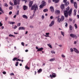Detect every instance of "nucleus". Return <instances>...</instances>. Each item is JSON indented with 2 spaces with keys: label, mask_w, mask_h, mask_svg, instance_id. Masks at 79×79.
Wrapping results in <instances>:
<instances>
[{
  "label": "nucleus",
  "mask_w": 79,
  "mask_h": 79,
  "mask_svg": "<svg viewBox=\"0 0 79 79\" xmlns=\"http://www.w3.org/2000/svg\"><path fill=\"white\" fill-rule=\"evenodd\" d=\"M33 1H30L28 4V6L30 8L31 7V10H34V13H35V12L38 10V6L36 4L33 5Z\"/></svg>",
  "instance_id": "f257e3e1"
},
{
  "label": "nucleus",
  "mask_w": 79,
  "mask_h": 79,
  "mask_svg": "<svg viewBox=\"0 0 79 79\" xmlns=\"http://www.w3.org/2000/svg\"><path fill=\"white\" fill-rule=\"evenodd\" d=\"M64 14L65 18H68V12L67 11H64Z\"/></svg>",
  "instance_id": "f03ea898"
},
{
  "label": "nucleus",
  "mask_w": 79,
  "mask_h": 79,
  "mask_svg": "<svg viewBox=\"0 0 79 79\" xmlns=\"http://www.w3.org/2000/svg\"><path fill=\"white\" fill-rule=\"evenodd\" d=\"M70 37H71L72 38H75V39H77V37L76 35L73 34H70Z\"/></svg>",
  "instance_id": "7ed1b4c3"
},
{
  "label": "nucleus",
  "mask_w": 79,
  "mask_h": 79,
  "mask_svg": "<svg viewBox=\"0 0 79 79\" xmlns=\"http://www.w3.org/2000/svg\"><path fill=\"white\" fill-rule=\"evenodd\" d=\"M50 10L51 11L52 13H53V12H54V11H55L54 10V8L52 6L50 7Z\"/></svg>",
  "instance_id": "20e7f679"
},
{
  "label": "nucleus",
  "mask_w": 79,
  "mask_h": 79,
  "mask_svg": "<svg viewBox=\"0 0 79 79\" xmlns=\"http://www.w3.org/2000/svg\"><path fill=\"white\" fill-rule=\"evenodd\" d=\"M41 4L44 6H45L47 5V3L43 1L41 2Z\"/></svg>",
  "instance_id": "39448f33"
},
{
  "label": "nucleus",
  "mask_w": 79,
  "mask_h": 79,
  "mask_svg": "<svg viewBox=\"0 0 79 79\" xmlns=\"http://www.w3.org/2000/svg\"><path fill=\"white\" fill-rule=\"evenodd\" d=\"M74 6L75 9H77V4L76 2H74Z\"/></svg>",
  "instance_id": "423d86ee"
},
{
  "label": "nucleus",
  "mask_w": 79,
  "mask_h": 79,
  "mask_svg": "<svg viewBox=\"0 0 79 79\" xmlns=\"http://www.w3.org/2000/svg\"><path fill=\"white\" fill-rule=\"evenodd\" d=\"M14 5H16L17 4L18 5V2H19V0H14Z\"/></svg>",
  "instance_id": "0eeeda50"
},
{
  "label": "nucleus",
  "mask_w": 79,
  "mask_h": 79,
  "mask_svg": "<svg viewBox=\"0 0 79 79\" xmlns=\"http://www.w3.org/2000/svg\"><path fill=\"white\" fill-rule=\"evenodd\" d=\"M54 23H55V22L54 21H52L51 24L49 25V26L50 27H52V26H53V25H54Z\"/></svg>",
  "instance_id": "6e6552de"
},
{
  "label": "nucleus",
  "mask_w": 79,
  "mask_h": 79,
  "mask_svg": "<svg viewBox=\"0 0 79 79\" xmlns=\"http://www.w3.org/2000/svg\"><path fill=\"white\" fill-rule=\"evenodd\" d=\"M73 10V9H70L69 11L68 12V14H69V16H71V14L72 13V11Z\"/></svg>",
  "instance_id": "1a4fd4ad"
},
{
  "label": "nucleus",
  "mask_w": 79,
  "mask_h": 79,
  "mask_svg": "<svg viewBox=\"0 0 79 79\" xmlns=\"http://www.w3.org/2000/svg\"><path fill=\"white\" fill-rule=\"evenodd\" d=\"M25 27H20L19 28V30H25Z\"/></svg>",
  "instance_id": "9d476101"
},
{
  "label": "nucleus",
  "mask_w": 79,
  "mask_h": 79,
  "mask_svg": "<svg viewBox=\"0 0 79 79\" xmlns=\"http://www.w3.org/2000/svg\"><path fill=\"white\" fill-rule=\"evenodd\" d=\"M73 49H74V51L76 53H79V51L77 49L75 48H74Z\"/></svg>",
  "instance_id": "9b49d317"
},
{
  "label": "nucleus",
  "mask_w": 79,
  "mask_h": 79,
  "mask_svg": "<svg viewBox=\"0 0 79 79\" xmlns=\"http://www.w3.org/2000/svg\"><path fill=\"white\" fill-rule=\"evenodd\" d=\"M44 50V48H39V49L37 50V52H42Z\"/></svg>",
  "instance_id": "f8f14e48"
},
{
  "label": "nucleus",
  "mask_w": 79,
  "mask_h": 79,
  "mask_svg": "<svg viewBox=\"0 0 79 79\" xmlns=\"http://www.w3.org/2000/svg\"><path fill=\"white\" fill-rule=\"evenodd\" d=\"M61 22H62V21H63L64 20V16H62L61 18Z\"/></svg>",
  "instance_id": "ddd939ff"
},
{
  "label": "nucleus",
  "mask_w": 79,
  "mask_h": 79,
  "mask_svg": "<svg viewBox=\"0 0 79 79\" xmlns=\"http://www.w3.org/2000/svg\"><path fill=\"white\" fill-rule=\"evenodd\" d=\"M60 11L58 10H56L55 11V13L56 14H60Z\"/></svg>",
  "instance_id": "4468645a"
},
{
  "label": "nucleus",
  "mask_w": 79,
  "mask_h": 79,
  "mask_svg": "<svg viewBox=\"0 0 79 79\" xmlns=\"http://www.w3.org/2000/svg\"><path fill=\"white\" fill-rule=\"evenodd\" d=\"M52 2H55L56 3H58L59 2V1L60 0H52Z\"/></svg>",
  "instance_id": "2eb2a0df"
},
{
  "label": "nucleus",
  "mask_w": 79,
  "mask_h": 79,
  "mask_svg": "<svg viewBox=\"0 0 79 79\" xmlns=\"http://www.w3.org/2000/svg\"><path fill=\"white\" fill-rule=\"evenodd\" d=\"M60 8L62 10H63L64 8V4H62L60 5Z\"/></svg>",
  "instance_id": "dca6fc26"
},
{
  "label": "nucleus",
  "mask_w": 79,
  "mask_h": 79,
  "mask_svg": "<svg viewBox=\"0 0 79 79\" xmlns=\"http://www.w3.org/2000/svg\"><path fill=\"white\" fill-rule=\"evenodd\" d=\"M27 6H26L24 5L23 6V9L24 10H27Z\"/></svg>",
  "instance_id": "f3484780"
},
{
  "label": "nucleus",
  "mask_w": 79,
  "mask_h": 79,
  "mask_svg": "<svg viewBox=\"0 0 79 79\" xmlns=\"http://www.w3.org/2000/svg\"><path fill=\"white\" fill-rule=\"evenodd\" d=\"M52 76L53 77H56V74L54 73H52Z\"/></svg>",
  "instance_id": "a211bd4d"
},
{
  "label": "nucleus",
  "mask_w": 79,
  "mask_h": 79,
  "mask_svg": "<svg viewBox=\"0 0 79 79\" xmlns=\"http://www.w3.org/2000/svg\"><path fill=\"white\" fill-rule=\"evenodd\" d=\"M64 3H65L64 5L66 6H68V5H69V2H66Z\"/></svg>",
  "instance_id": "6ab92c4d"
},
{
  "label": "nucleus",
  "mask_w": 79,
  "mask_h": 79,
  "mask_svg": "<svg viewBox=\"0 0 79 79\" xmlns=\"http://www.w3.org/2000/svg\"><path fill=\"white\" fill-rule=\"evenodd\" d=\"M23 18H25V19H27V16L25 15H23Z\"/></svg>",
  "instance_id": "aec40b11"
},
{
  "label": "nucleus",
  "mask_w": 79,
  "mask_h": 79,
  "mask_svg": "<svg viewBox=\"0 0 79 79\" xmlns=\"http://www.w3.org/2000/svg\"><path fill=\"white\" fill-rule=\"evenodd\" d=\"M49 34H50V33H46V35H45V37H49Z\"/></svg>",
  "instance_id": "412c9836"
},
{
  "label": "nucleus",
  "mask_w": 79,
  "mask_h": 79,
  "mask_svg": "<svg viewBox=\"0 0 79 79\" xmlns=\"http://www.w3.org/2000/svg\"><path fill=\"white\" fill-rule=\"evenodd\" d=\"M42 71V69H39V70L38 71V73H41Z\"/></svg>",
  "instance_id": "4be33fe9"
},
{
  "label": "nucleus",
  "mask_w": 79,
  "mask_h": 79,
  "mask_svg": "<svg viewBox=\"0 0 79 79\" xmlns=\"http://www.w3.org/2000/svg\"><path fill=\"white\" fill-rule=\"evenodd\" d=\"M12 6H14V4L12 2H10L9 3Z\"/></svg>",
  "instance_id": "5701e85b"
},
{
  "label": "nucleus",
  "mask_w": 79,
  "mask_h": 79,
  "mask_svg": "<svg viewBox=\"0 0 79 79\" xmlns=\"http://www.w3.org/2000/svg\"><path fill=\"white\" fill-rule=\"evenodd\" d=\"M13 26H14L12 25V28H13V29H16L17 28V27H18L17 26H16V25L15 26V27H14Z\"/></svg>",
  "instance_id": "b1692460"
},
{
  "label": "nucleus",
  "mask_w": 79,
  "mask_h": 79,
  "mask_svg": "<svg viewBox=\"0 0 79 79\" xmlns=\"http://www.w3.org/2000/svg\"><path fill=\"white\" fill-rule=\"evenodd\" d=\"M0 11H1L2 13H3L4 14V12H3V10H2L1 7H0Z\"/></svg>",
  "instance_id": "393cba45"
},
{
  "label": "nucleus",
  "mask_w": 79,
  "mask_h": 79,
  "mask_svg": "<svg viewBox=\"0 0 79 79\" xmlns=\"http://www.w3.org/2000/svg\"><path fill=\"white\" fill-rule=\"evenodd\" d=\"M69 29L70 31H72L73 30V27L71 25H70L69 26Z\"/></svg>",
  "instance_id": "a878e982"
},
{
  "label": "nucleus",
  "mask_w": 79,
  "mask_h": 79,
  "mask_svg": "<svg viewBox=\"0 0 79 79\" xmlns=\"http://www.w3.org/2000/svg\"><path fill=\"white\" fill-rule=\"evenodd\" d=\"M44 6L42 5V4L40 5V8H44Z\"/></svg>",
  "instance_id": "bb28decb"
},
{
  "label": "nucleus",
  "mask_w": 79,
  "mask_h": 79,
  "mask_svg": "<svg viewBox=\"0 0 79 79\" xmlns=\"http://www.w3.org/2000/svg\"><path fill=\"white\" fill-rule=\"evenodd\" d=\"M9 23L10 24H15V22H10Z\"/></svg>",
  "instance_id": "cd10ccee"
},
{
  "label": "nucleus",
  "mask_w": 79,
  "mask_h": 79,
  "mask_svg": "<svg viewBox=\"0 0 79 79\" xmlns=\"http://www.w3.org/2000/svg\"><path fill=\"white\" fill-rule=\"evenodd\" d=\"M48 10L47 9H45L43 10L44 12H47V11H48Z\"/></svg>",
  "instance_id": "c85d7f7f"
},
{
  "label": "nucleus",
  "mask_w": 79,
  "mask_h": 79,
  "mask_svg": "<svg viewBox=\"0 0 79 79\" xmlns=\"http://www.w3.org/2000/svg\"><path fill=\"white\" fill-rule=\"evenodd\" d=\"M70 7L69 6L67 7L66 9V10L65 11H69V10Z\"/></svg>",
  "instance_id": "c756f323"
},
{
  "label": "nucleus",
  "mask_w": 79,
  "mask_h": 79,
  "mask_svg": "<svg viewBox=\"0 0 79 79\" xmlns=\"http://www.w3.org/2000/svg\"><path fill=\"white\" fill-rule=\"evenodd\" d=\"M55 58H53L50 59V61H55Z\"/></svg>",
  "instance_id": "7c9ffc66"
},
{
  "label": "nucleus",
  "mask_w": 79,
  "mask_h": 79,
  "mask_svg": "<svg viewBox=\"0 0 79 79\" xmlns=\"http://www.w3.org/2000/svg\"><path fill=\"white\" fill-rule=\"evenodd\" d=\"M61 34L64 37V32H63V31H61Z\"/></svg>",
  "instance_id": "2f4dec72"
},
{
  "label": "nucleus",
  "mask_w": 79,
  "mask_h": 79,
  "mask_svg": "<svg viewBox=\"0 0 79 79\" xmlns=\"http://www.w3.org/2000/svg\"><path fill=\"white\" fill-rule=\"evenodd\" d=\"M48 46L50 47L51 48H52V45L51 44H48Z\"/></svg>",
  "instance_id": "473e14b6"
},
{
  "label": "nucleus",
  "mask_w": 79,
  "mask_h": 79,
  "mask_svg": "<svg viewBox=\"0 0 79 79\" xmlns=\"http://www.w3.org/2000/svg\"><path fill=\"white\" fill-rule=\"evenodd\" d=\"M57 21H58L60 23L61 21V19L60 18H58L57 20Z\"/></svg>",
  "instance_id": "72a5a7b5"
},
{
  "label": "nucleus",
  "mask_w": 79,
  "mask_h": 79,
  "mask_svg": "<svg viewBox=\"0 0 79 79\" xmlns=\"http://www.w3.org/2000/svg\"><path fill=\"white\" fill-rule=\"evenodd\" d=\"M17 59H18V58L15 57L13 59L12 61H15V60H17Z\"/></svg>",
  "instance_id": "f704fd0d"
},
{
  "label": "nucleus",
  "mask_w": 79,
  "mask_h": 79,
  "mask_svg": "<svg viewBox=\"0 0 79 79\" xmlns=\"http://www.w3.org/2000/svg\"><path fill=\"white\" fill-rule=\"evenodd\" d=\"M9 37H15V36L14 35L11 34H10L9 35Z\"/></svg>",
  "instance_id": "c9c22d12"
},
{
  "label": "nucleus",
  "mask_w": 79,
  "mask_h": 79,
  "mask_svg": "<svg viewBox=\"0 0 79 79\" xmlns=\"http://www.w3.org/2000/svg\"><path fill=\"white\" fill-rule=\"evenodd\" d=\"M25 68L26 69H28V70H29L30 69V68L29 67H28L27 66H25Z\"/></svg>",
  "instance_id": "e433bc0d"
},
{
  "label": "nucleus",
  "mask_w": 79,
  "mask_h": 79,
  "mask_svg": "<svg viewBox=\"0 0 79 79\" xmlns=\"http://www.w3.org/2000/svg\"><path fill=\"white\" fill-rule=\"evenodd\" d=\"M19 64V62H16L15 63V66H18Z\"/></svg>",
  "instance_id": "4c0bfd02"
},
{
  "label": "nucleus",
  "mask_w": 79,
  "mask_h": 79,
  "mask_svg": "<svg viewBox=\"0 0 79 79\" xmlns=\"http://www.w3.org/2000/svg\"><path fill=\"white\" fill-rule=\"evenodd\" d=\"M8 4H7V3H5L4 4V6H6V7H8Z\"/></svg>",
  "instance_id": "58836bf2"
},
{
  "label": "nucleus",
  "mask_w": 79,
  "mask_h": 79,
  "mask_svg": "<svg viewBox=\"0 0 79 79\" xmlns=\"http://www.w3.org/2000/svg\"><path fill=\"white\" fill-rule=\"evenodd\" d=\"M9 10H13V7H12V6H10L9 8Z\"/></svg>",
  "instance_id": "ea45409f"
},
{
  "label": "nucleus",
  "mask_w": 79,
  "mask_h": 79,
  "mask_svg": "<svg viewBox=\"0 0 79 79\" xmlns=\"http://www.w3.org/2000/svg\"><path fill=\"white\" fill-rule=\"evenodd\" d=\"M74 26L75 27V29H76L77 28V24H75L74 25Z\"/></svg>",
  "instance_id": "a19ab883"
},
{
  "label": "nucleus",
  "mask_w": 79,
  "mask_h": 79,
  "mask_svg": "<svg viewBox=\"0 0 79 79\" xmlns=\"http://www.w3.org/2000/svg\"><path fill=\"white\" fill-rule=\"evenodd\" d=\"M51 52L52 53V54L53 53L54 54H55V52L54 51H51Z\"/></svg>",
  "instance_id": "79ce46f5"
},
{
  "label": "nucleus",
  "mask_w": 79,
  "mask_h": 79,
  "mask_svg": "<svg viewBox=\"0 0 79 79\" xmlns=\"http://www.w3.org/2000/svg\"><path fill=\"white\" fill-rule=\"evenodd\" d=\"M71 3H74V0H70Z\"/></svg>",
  "instance_id": "37998d69"
},
{
  "label": "nucleus",
  "mask_w": 79,
  "mask_h": 79,
  "mask_svg": "<svg viewBox=\"0 0 79 79\" xmlns=\"http://www.w3.org/2000/svg\"><path fill=\"white\" fill-rule=\"evenodd\" d=\"M20 25H21V23H20L17 24V26L19 27V26H20Z\"/></svg>",
  "instance_id": "c03bdc74"
},
{
  "label": "nucleus",
  "mask_w": 79,
  "mask_h": 79,
  "mask_svg": "<svg viewBox=\"0 0 79 79\" xmlns=\"http://www.w3.org/2000/svg\"><path fill=\"white\" fill-rule=\"evenodd\" d=\"M71 52H74V50H73V48H71L70 49Z\"/></svg>",
  "instance_id": "a18cd8bd"
},
{
  "label": "nucleus",
  "mask_w": 79,
  "mask_h": 79,
  "mask_svg": "<svg viewBox=\"0 0 79 79\" xmlns=\"http://www.w3.org/2000/svg\"><path fill=\"white\" fill-rule=\"evenodd\" d=\"M34 16V14H33L32 15V16H31L30 17V19H32V18H33V17Z\"/></svg>",
  "instance_id": "49530a36"
},
{
  "label": "nucleus",
  "mask_w": 79,
  "mask_h": 79,
  "mask_svg": "<svg viewBox=\"0 0 79 79\" xmlns=\"http://www.w3.org/2000/svg\"><path fill=\"white\" fill-rule=\"evenodd\" d=\"M16 61H21V60H20L19 59H18V58H17Z\"/></svg>",
  "instance_id": "de8ad7c7"
},
{
  "label": "nucleus",
  "mask_w": 79,
  "mask_h": 79,
  "mask_svg": "<svg viewBox=\"0 0 79 79\" xmlns=\"http://www.w3.org/2000/svg\"><path fill=\"white\" fill-rule=\"evenodd\" d=\"M65 27H67L68 26V23L65 22Z\"/></svg>",
  "instance_id": "09e8293b"
},
{
  "label": "nucleus",
  "mask_w": 79,
  "mask_h": 79,
  "mask_svg": "<svg viewBox=\"0 0 79 79\" xmlns=\"http://www.w3.org/2000/svg\"><path fill=\"white\" fill-rule=\"evenodd\" d=\"M10 76H15V74L13 73H11L10 74Z\"/></svg>",
  "instance_id": "8fccbe9b"
},
{
  "label": "nucleus",
  "mask_w": 79,
  "mask_h": 79,
  "mask_svg": "<svg viewBox=\"0 0 79 79\" xmlns=\"http://www.w3.org/2000/svg\"><path fill=\"white\" fill-rule=\"evenodd\" d=\"M2 26H3V24L2 23V22H0V27Z\"/></svg>",
  "instance_id": "3c124183"
},
{
  "label": "nucleus",
  "mask_w": 79,
  "mask_h": 79,
  "mask_svg": "<svg viewBox=\"0 0 79 79\" xmlns=\"http://www.w3.org/2000/svg\"><path fill=\"white\" fill-rule=\"evenodd\" d=\"M61 56L63 58H65V56L64 55H63V54H62L61 55Z\"/></svg>",
  "instance_id": "603ef678"
},
{
  "label": "nucleus",
  "mask_w": 79,
  "mask_h": 79,
  "mask_svg": "<svg viewBox=\"0 0 79 79\" xmlns=\"http://www.w3.org/2000/svg\"><path fill=\"white\" fill-rule=\"evenodd\" d=\"M21 44L23 46H24V43L23 42H22L21 43Z\"/></svg>",
  "instance_id": "864d4df0"
},
{
  "label": "nucleus",
  "mask_w": 79,
  "mask_h": 79,
  "mask_svg": "<svg viewBox=\"0 0 79 79\" xmlns=\"http://www.w3.org/2000/svg\"><path fill=\"white\" fill-rule=\"evenodd\" d=\"M16 15H19V10H18V11Z\"/></svg>",
  "instance_id": "5fc2aeb1"
},
{
  "label": "nucleus",
  "mask_w": 79,
  "mask_h": 79,
  "mask_svg": "<svg viewBox=\"0 0 79 79\" xmlns=\"http://www.w3.org/2000/svg\"><path fill=\"white\" fill-rule=\"evenodd\" d=\"M11 14H12V12H11V11L9 13V15H11Z\"/></svg>",
  "instance_id": "6e6d98bb"
},
{
  "label": "nucleus",
  "mask_w": 79,
  "mask_h": 79,
  "mask_svg": "<svg viewBox=\"0 0 79 79\" xmlns=\"http://www.w3.org/2000/svg\"><path fill=\"white\" fill-rule=\"evenodd\" d=\"M8 19V17H6V18H5L6 21L7 20V19Z\"/></svg>",
  "instance_id": "4d7b16f0"
},
{
  "label": "nucleus",
  "mask_w": 79,
  "mask_h": 79,
  "mask_svg": "<svg viewBox=\"0 0 79 79\" xmlns=\"http://www.w3.org/2000/svg\"><path fill=\"white\" fill-rule=\"evenodd\" d=\"M67 0H63V2L64 3H66V2H67Z\"/></svg>",
  "instance_id": "13d9d810"
},
{
  "label": "nucleus",
  "mask_w": 79,
  "mask_h": 79,
  "mask_svg": "<svg viewBox=\"0 0 79 79\" xmlns=\"http://www.w3.org/2000/svg\"><path fill=\"white\" fill-rule=\"evenodd\" d=\"M50 77L51 78H52L53 76L52 75H50Z\"/></svg>",
  "instance_id": "bf43d9fd"
},
{
  "label": "nucleus",
  "mask_w": 79,
  "mask_h": 79,
  "mask_svg": "<svg viewBox=\"0 0 79 79\" xmlns=\"http://www.w3.org/2000/svg\"><path fill=\"white\" fill-rule=\"evenodd\" d=\"M23 1H25V3L27 2V0H23Z\"/></svg>",
  "instance_id": "052dcab7"
},
{
  "label": "nucleus",
  "mask_w": 79,
  "mask_h": 79,
  "mask_svg": "<svg viewBox=\"0 0 79 79\" xmlns=\"http://www.w3.org/2000/svg\"><path fill=\"white\" fill-rule=\"evenodd\" d=\"M2 73L3 74H6V72H3Z\"/></svg>",
  "instance_id": "680f3d73"
},
{
  "label": "nucleus",
  "mask_w": 79,
  "mask_h": 79,
  "mask_svg": "<svg viewBox=\"0 0 79 79\" xmlns=\"http://www.w3.org/2000/svg\"><path fill=\"white\" fill-rule=\"evenodd\" d=\"M74 13H76L77 10H76L75 9L74 10Z\"/></svg>",
  "instance_id": "e2e57ef3"
},
{
  "label": "nucleus",
  "mask_w": 79,
  "mask_h": 79,
  "mask_svg": "<svg viewBox=\"0 0 79 79\" xmlns=\"http://www.w3.org/2000/svg\"><path fill=\"white\" fill-rule=\"evenodd\" d=\"M50 19H53V17L52 16H51L50 17Z\"/></svg>",
  "instance_id": "0e129e2a"
},
{
  "label": "nucleus",
  "mask_w": 79,
  "mask_h": 79,
  "mask_svg": "<svg viewBox=\"0 0 79 79\" xmlns=\"http://www.w3.org/2000/svg\"><path fill=\"white\" fill-rule=\"evenodd\" d=\"M52 2V0H48V3H50Z\"/></svg>",
  "instance_id": "69168bd1"
},
{
  "label": "nucleus",
  "mask_w": 79,
  "mask_h": 79,
  "mask_svg": "<svg viewBox=\"0 0 79 79\" xmlns=\"http://www.w3.org/2000/svg\"><path fill=\"white\" fill-rule=\"evenodd\" d=\"M76 12H74V16H76Z\"/></svg>",
  "instance_id": "338daca9"
},
{
  "label": "nucleus",
  "mask_w": 79,
  "mask_h": 79,
  "mask_svg": "<svg viewBox=\"0 0 79 79\" xmlns=\"http://www.w3.org/2000/svg\"><path fill=\"white\" fill-rule=\"evenodd\" d=\"M77 18H78V19L79 18V15H77Z\"/></svg>",
  "instance_id": "774afa93"
}]
</instances>
